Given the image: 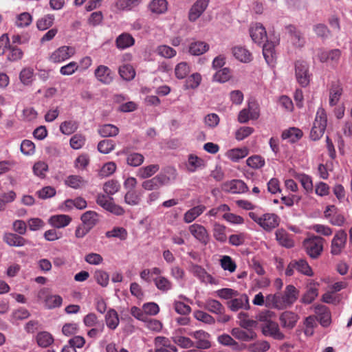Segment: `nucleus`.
Wrapping results in <instances>:
<instances>
[{"mask_svg": "<svg viewBox=\"0 0 352 352\" xmlns=\"http://www.w3.org/2000/svg\"><path fill=\"white\" fill-rule=\"evenodd\" d=\"M248 215L251 219L267 232L272 230L279 225L280 219L274 213H265L258 216L254 212H250Z\"/></svg>", "mask_w": 352, "mask_h": 352, "instance_id": "1", "label": "nucleus"}, {"mask_svg": "<svg viewBox=\"0 0 352 352\" xmlns=\"http://www.w3.org/2000/svg\"><path fill=\"white\" fill-rule=\"evenodd\" d=\"M6 53L10 61H17L22 58L23 54L22 50L16 45H10V39L5 34L0 37V55Z\"/></svg>", "mask_w": 352, "mask_h": 352, "instance_id": "2", "label": "nucleus"}, {"mask_svg": "<svg viewBox=\"0 0 352 352\" xmlns=\"http://www.w3.org/2000/svg\"><path fill=\"white\" fill-rule=\"evenodd\" d=\"M327 118L324 109L319 108L310 132V138L312 140H318L323 135L327 127Z\"/></svg>", "mask_w": 352, "mask_h": 352, "instance_id": "3", "label": "nucleus"}, {"mask_svg": "<svg viewBox=\"0 0 352 352\" xmlns=\"http://www.w3.org/2000/svg\"><path fill=\"white\" fill-rule=\"evenodd\" d=\"M38 300L43 302L44 307L47 309H53L61 306L63 298L60 296L52 294L47 288L41 289L37 294Z\"/></svg>", "mask_w": 352, "mask_h": 352, "instance_id": "4", "label": "nucleus"}, {"mask_svg": "<svg viewBox=\"0 0 352 352\" xmlns=\"http://www.w3.org/2000/svg\"><path fill=\"white\" fill-rule=\"evenodd\" d=\"M324 239L314 236L304 241V247L307 254L312 258H318L323 250Z\"/></svg>", "mask_w": 352, "mask_h": 352, "instance_id": "5", "label": "nucleus"}, {"mask_svg": "<svg viewBox=\"0 0 352 352\" xmlns=\"http://www.w3.org/2000/svg\"><path fill=\"white\" fill-rule=\"evenodd\" d=\"M347 241V234L344 230H338L333 236L331 242L330 252L333 256L340 255L345 249Z\"/></svg>", "mask_w": 352, "mask_h": 352, "instance_id": "6", "label": "nucleus"}, {"mask_svg": "<svg viewBox=\"0 0 352 352\" xmlns=\"http://www.w3.org/2000/svg\"><path fill=\"white\" fill-rule=\"evenodd\" d=\"M295 76L297 82L302 87H305L309 84L311 74L307 62L298 60L295 63Z\"/></svg>", "mask_w": 352, "mask_h": 352, "instance_id": "7", "label": "nucleus"}, {"mask_svg": "<svg viewBox=\"0 0 352 352\" xmlns=\"http://www.w3.org/2000/svg\"><path fill=\"white\" fill-rule=\"evenodd\" d=\"M189 335L195 340L194 346L196 348L208 349L211 347V336L208 332L204 330H197L189 333Z\"/></svg>", "mask_w": 352, "mask_h": 352, "instance_id": "8", "label": "nucleus"}, {"mask_svg": "<svg viewBox=\"0 0 352 352\" xmlns=\"http://www.w3.org/2000/svg\"><path fill=\"white\" fill-rule=\"evenodd\" d=\"M342 52L339 49H333L330 50H320L318 53V58L321 63H330L336 66L338 64Z\"/></svg>", "mask_w": 352, "mask_h": 352, "instance_id": "9", "label": "nucleus"}, {"mask_svg": "<svg viewBox=\"0 0 352 352\" xmlns=\"http://www.w3.org/2000/svg\"><path fill=\"white\" fill-rule=\"evenodd\" d=\"M75 53L76 50L74 47L65 45L61 46L52 52L50 60L55 63H61L73 56Z\"/></svg>", "mask_w": 352, "mask_h": 352, "instance_id": "10", "label": "nucleus"}, {"mask_svg": "<svg viewBox=\"0 0 352 352\" xmlns=\"http://www.w3.org/2000/svg\"><path fill=\"white\" fill-rule=\"evenodd\" d=\"M227 306L232 311L234 312L240 309L249 310L250 309L249 298L245 294H239V296L227 302Z\"/></svg>", "mask_w": 352, "mask_h": 352, "instance_id": "11", "label": "nucleus"}, {"mask_svg": "<svg viewBox=\"0 0 352 352\" xmlns=\"http://www.w3.org/2000/svg\"><path fill=\"white\" fill-rule=\"evenodd\" d=\"M299 291L294 285L286 286L283 294H280V299L283 309L290 307L298 299Z\"/></svg>", "mask_w": 352, "mask_h": 352, "instance_id": "12", "label": "nucleus"}, {"mask_svg": "<svg viewBox=\"0 0 352 352\" xmlns=\"http://www.w3.org/2000/svg\"><path fill=\"white\" fill-rule=\"evenodd\" d=\"M261 331L265 336L272 337L275 340H283L285 338L284 333L281 332L278 323L274 321L263 324Z\"/></svg>", "mask_w": 352, "mask_h": 352, "instance_id": "13", "label": "nucleus"}, {"mask_svg": "<svg viewBox=\"0 0 352 352\" xmlns=\"http://www.w3.org/2000/svg\"><path fill=\"white\" fill-rule=\"evenodd\" d=\"M190 234L201 244L206 245L210 241L209 234L204 226L194 223L188 228Z\"/></svg>", "mask_w": 352, "mask_h": 352, "instance_id": "14", "label": "nucleus"}, {"mask_svg": "<svg viewBox=\"0 0 352 352\" xmlns=\"http://www.w3.org/2000/svg\"><path fill=\"white\" fill-rule=\"evenodd\" d=\"M250 34L252 41L258 45H261L267 41V32L261 23H256L250 28Z\"/></svg>", "mask_w": 352, "mask_h": 352, "instance_id": "15", "label": "nucleus"}, {"mask_svg": "<svg viewBox=\"0 0 352 352\" xmlns=\"http://www.w3.org/2000/svg\"><path fill=\"white\" fill-rule=\"evenodd\" d=\"M298 320V315L291 311H285L279 316V321L282 327L287 329H292Z\"/></svg>", "mask_w": 352, "mask_h": 352, "instance_id": "16", "label": "nucleus"}, {"mask_svg": "<svg viewBox=\"0 0 352 352\" xmlns=\"http://www.w3.org/2000/svg\"><path fill=\"white\" fill-rule=\"evenodd\" d=\"M96 79L104 85H109L113 79V72L103 65H99L94 72Z\"/></svg>", "mask_w": 352, "mask_h": 352, "instance_id": "17", "label": "nucleus"}, {"mask_svg": "<svg viewBox=\"0 0 352 352\" xmlns=\"http://www.w3.org/2000/svg\"><path fill=\"white\" fill-rule=\"evenodd\" d=\"M3 241L10 246L22 247L25 245H31L32 242L23 238L20 234L11 232L5 233L3 235Z\"/></svg>", "mask_w": 352, "mask_h": 352, "instance_id": "18", "label": "nucleus"}, {"mask_svg": "<svg viewBox=\"0 0 352 352\" xmlns=\"http://www.w3.org/2000/svg\"><path fill=\"white\" fill-rule=\"evenodd\" d=\"M209 3V0H197L191 7L188 14L190 21H195L206 10Z\"/></svg>", "mask_w": 352, "mask_h": 352, "instance_id": "19", "label": "nucleus"}, {"mask_svg": "<svg viewBox=\"0 0 352 352\" xmlns=\"http://www.w3.org/2000/svg\"><path fill=\"white\" fill-rule=\"evenodd\" d=\"M314 311L322 327H327L331 324V313L327 307L323 305H315Z\"/></svg>", "mask_w": 352, "mask_h": 352, "instance_id": "20", "label": "nucleus"}, {"mask_svg": "<svg viewBox=\"0 0 352 352\" xmlns=\"http://www.w3.org/2000/svg\"><path fill=\"white\" fill-rule=\"evenodd\" d=\"M231 334L234 338L243 342H250L257 338V334L254 330L245 331L239 327L233 328Z\"/></svg>", "mask_w": 352, "mask_h": 352, "instance_id": "21", "label": "nucleus"}, {"mask_svg": "<svg viewBox=\"0 0 352 352\" xmlns=\"http://www.w3.org/2000/svg\"><path fill=\"white\" fill-rule=\"evenodd\" d=\"M286 30L290 36L292 44L297 47H302L305 43L301 32L294 25H288Z\"/></svg>", "mask_w": 352, "mask_h": 352, "instance_id": "22", "label": "nucleus"}, {"mask_svg": "<svg viewBox=\"0 0 352 352\" xmlns=\"http://www.w3.org/2000/svg\"><path fill=\"white\" fill-rule=\"evenodd\" d=\"M263 44V54L268 65L273 64L276 58L275 46L277 41H265Z\"/></svg>", "mask_w": 352, "mask_h": 352, "instance_id": "23", "label": "nucleus"}, {"mask_svg": "<svg viewBox=\"0 0 352 352\" xmlns=\"http://www.w3.org/2000/svg\"><path fill=\"white\" fill-rule=\"evenodd\" d=\"M232 52L235 58L242 63H250L252 60L250 52L243 46L237 45L233 47Z\"/></svg>", "mask_w": 352, "mask_h": 352, "instance_id": "24", "label": "nucleus"}, {"mask_svg": "<svg viewBox=\"0 0 352 352\" xmlns=\"http://www.w3.org/2000/svg\"><path fill=\"white\" fill-rule=\"evenodd\" d=\"M275 234L276 239L280 245L287 248H291L294 246V241L286 230L283 229H278L276 231Z\"/></svg>", "mask_w": 352, "mask_h": 352, "instance_id": "25", "label": "nucleus"}, {"mask_svg": "<svg viewBox=\"0 0 352 352\" xmlns=\"http://www.w3.org/2000/svg\"><path fill=\"white\" fill-rule=\"evenodd\" d=\"M203 307L214 314H222L225 312V307L218 300L212 298H208L204 303Z\"/></svg>", "mask_w": 352, "mask_h": 352, "instance_id": "26", "label": "nucleus"}, {"mask_svg": "<svg viewBox=\"0 0 352 352\" xmlns=\"http://www.w3.org/2000/svg\"><path fill=\"white\" fill-rule=\"evenodd\" d=\"M72 218L66 214L53 215L49 219V223L56 228H63L68 226Z\"/></svg>", "mask_w": 352, "mask_h": 352, "instance_id": "27", "label": "nucleus"}, {"mask_svg": "<svg viewBox=\"0 0 352 352\" xmlns=\"http://www.w3.org/2000/svg\"><path fill=\"white\" fill-rule=\"evenodd\" d=\"M209 50V45L204 41H196L190 43L188 47V52L192 56H199Z\"/></svg>", "mask_w": 352, "mask_h": 352, "instance_id": "28", "label": "nucleus"}, {"mask_svg": "<svg viewBox=\"0 0 352 352\" xmlns=\"http://www.w3.org/2000/svg\"><path fill=\"white\" fill-rule=\"evenodd\" d=\"M342 91V87L339 82H335L331 85L329 90V104L331 106H335L338 103Z\"/></svg>", "mask_w": 352, "mask_h": 352, "instance_id": "29", "label": "nucleus"}, {"mask_svg": "<svg viewBox=\"0 0 352 352\" xmlns=\"http://www.w3.org/2000/svg\"><path fill=\"white\" fill-rule=\"evenodd\" d=\"M206 209L204 205H198L187 210L184 215V221L186 223L192 222L196 218L201 215Z\"/></svg>", "mask_w": 352, "mask_h": 352, "instance_id": "30", "label": "nucleus"}, {"mask_svg": "<svg viewBox=\"0 0 352 352\" xmlns=\"http://www.w3.org/2000/svg\"><path fill=\"white\" fill-rule=\"evenodd\" d=\"M153 283L157 289L163 293H166L173 288V283L168 278L163 276L154 278Z\"/></svg>", "mask_w": 352, "mask_h": 352, "instance_id": "31", "label": "nucleus"}, {"mask_svg": "<svg viewBox=\"0 0 352 352\" xmlns=\"http://www.w3.org/2000/svg\"><path fill=\"white\" fill-rule=\"evenodd\" d=\"M135 43V39L129 33H122L119 35L116 41V47L118 49L124 50L132 46Z\"/></svg>", "mask_w": 352, "mask_h": 352, "instance_id": "32", "label": "nucleus"}, {"mask_svg": "<svg viewBox=\"0 0 352 352\" xmlns=\"http://www.w3.org/2000/svg\"><path fill=\"white\" fill-rule=\"evenodd\" d=\"M160 170L158 164H150L140 168L136 173V175L141 179H146L154 175Z\"/></svg>", "mask_w": 352, "mask_h": 352, "instance_id": "33", "label": "nucleus"}, {"mask_svg": "<svg viewBox=\"0 0 352 352\" xmlns=\"http://www.w3.org/2000/svg\"><path fill=\"white\" fill-rule=\"evenodd\" d=\"M302 132L300 129L296 127H291L285 130L282 133L283 140H288L292 143L296 142L302 137Z\"/></svg>", "mask_w": 352, "mask_h": 352, "instance_id": "34", "label": "nucleus"}, {"mask_svg": "<svg viewBox=\"0 0 352 352\" xmlns=\"http://www.w3.org/2000/svg\"><path fill=\"white\" fill-rule=\"evenodd\" d=\"M148 8L152 13L162 14L168 10L166 0H153L148 5Z\"/></svg>", "mask_w": 352, "mask_h": 352, "instance_id": "35", "label": "nucleus"}, {"mask_svg": "<svg viewBox=\"0 0 352 352\" xmlns=\"http://www.w3.org/2000/svg\"><path fill=\"white\" fill-rule=\"evenodd\" d=\"M80 219L85 226L91 229L98 221V214L95 211L89 210L82 214Z\"/></svg>", "mask_w": 352, "mask_h": 352, "instance_id": "36", "label": "nucleus"}, {"mask_svg": "<svg viewBox=\"0 0 352 352\" xmlns=\"http://www.w3.org/2000/svg\"><path fill=\"white\" fill-rule=\"evenodd\" d=\"M155 351L156 349H170L173 352H177L175 346L170 344L168 338L164 336H157L154 340Z\"/></svg>", "mask_w": 352, "mask_h": 352, "instance_id": "37", "label": "nucleus"}, {"mask_svg": "<svg viewBox=\"0 0 352 352\" xmlns=\"http://www.w3.org/2000/svg\"><path fill=\"white\" fill-rule=\"evenodd\" d=\"M98 132L102 137H115L118 134L119 129L113 124H106L100 126Z\"/></svg>", "mask_w": 352, "mask_h": 352, "instance_id": "38", "label": "nucleus"}, {"mask_svg": "<svg viewBox=\"0 0 352 352\" xmlns=\"http://www.w3.org/2000/svg\"><path fill=\"white\" fill-rule=\"evenodd\" d=\"M105 322L107 326L114 330L119 324V318L117 311L113 309H110L107 311L105 315Z\"/></svg>", "mask_w": 352, "mask_h": 352, "instance_id": "39", "label": "nucleus"}, {"mask_svg": "<svg viewBox=\"0 0 352 352\" xmlns=\"http://www.w3.org/2000/svg\"><path fill=\"white\" fill-rule=\"evenodd\" d=\"M190 271L202 282H210L212 279V276L202 267L198 265H192Z\"/></svg>", "mask_w": 352, "mask_h": 352, "instance_id": "40", "label": "nucleus"}, {"mask_svg": "<svg viewBox=\"0 0 352 352\" xmlns=\"http://www.w3.org/2000/svg\"><path fill=\"white\" fill-rule=\"evenodd\" d=\"M54 19V14H46L37 20L36 27L41 31L46 30L52 26Z\"/></svg>", "mask_w": 352, "mask_h": 352, "instance_id": "41", "label": "nucleus"}, {"mask_svg": "<svg viewBox=\"0 0 352 352\" xmlns=\"http://www.w3.org/2000/svg\"><path fill=\"white\" fill-rule=\"evenodd\" d=\"M65 182L67 186L74 189L81 188L86 184V181L79 175H69Z\"/></svg>", "mask_w": 352, "mask_h": 352, "instance_id": "42", "label": "nucleus"}, {"mask_svg": "<svg viewBox=\"0 0 352 352\" xmlns=\"http://www.w3.org/2000/svg\"><path fill=\"white\" fill-rule=\"evenodd\" d=\"M318 295V289L316 284H310L307 292L302 298V302L305 304L311 303Z\"/></svg>", "mask_w": 352, "mask_h": 352, "instance_id": "43", "label": "nucleus"}, {"mask_svg": "<svg viewBox=\"0 0 352 352\" xmlns=\"http://www.w3.org/2000/svg\"><path fill=\"white\" fill-rule=\"evenodd\" d=\"M280 294H269L265 298V306L278 309H283L280 299Z\"/></svg>", "mask_w": 352, "mask_h": 352, "instance_id": "44", "label": "nucleus"}, {"mask_svg": "<svg viewBox=\"0 0 352 352\" xmlns=\"http://www.w3.org/2000/svg\"><path fill=\"white\" fill-rule=\"evenodd\" d=\"M232 193H243L248 190L246 184L240 179H234L226 184Z\"/></svg>", "mask_w": 352, "mask_h": 352, "instance_id": "45", "label": "nucleus"}, {"mask_svg": "<svg viewBox=\"0 0 352 352\" xmlns=\"http://www.w3.org/2000/svg\"><path fill=\"white\" fill-rule=\"evenodd\" d=\"M226 230V227L225 226L215 223L213 227L214 238L221 243L226 242L227 240Z\"/></svg>", "mask_w": 352, "mask_h": 352, "instance_id": "46", "label": "nucleus"}, {"mask_svg": "<svg viewBox=\"0 0 352 352\" xmlns=\"http://www.w3.org/2000/svg\"><path fill=\"white\" fill-rule=\"evenodd\" d=\"M190 72V67L186 62L178 63L175 68V74L177 78L184 79Z\"/></svg>", "mask_w": 352, "mask_h": 352, "instance_id": "47", "label": "nucleus"}, {"mask_svg": "<svg viewBox=\"0 0 352 352\" xmlns=\"http://www.w3.org/2000/svg\"><path fill=\"white\" fill-rule=\"evenodd\" d=\"M143 0H118L116 6L118 9L122 10H130L139 6Z\"/></svg>", "mask_w": 352, "mask_h": 352, "instance_id": "48", "label": "nucleus"}, {"mask_svg": "<svg viewBox=\"0 0 352 352\" xmlns=\"http://www.w3.org/2000/svg\"><path fill=\"white\" fill-rule=\"evenodd\" d=\"M231 77L230 69L228 67H224L219 69L212 77L213 81L218 82H225L230 80Z\"/></svg>", "mask_w": 352, "mask_h": 352, "instance_id": "49", "label": "nucleus"}, {"mask_svg": "<svg viewBox=\"0 0 352 352\" xmlns=\"http://www.w3.org/2000/svg\"><path fill=\"white\" fill-rule=\"evenodd\" d=\"M204 165V160L196 155H190L188 159V170L190 172H195L199 168Z\"/></svg>", "mask_w": 352, "mask_h": 352, "instance_id": "50", "label": "nucleus"}, {"mask_svg": "<svg viewBox=\"0 0 352 352\" xmlns=\"http://www.w3.org/2000/svg\"><path fill=\"white\" fill-rule=\"evenodd\" d=\"M38 344L41 347H47L54 341L52 336L46 331L40 332L36 336Z\"/></svg>", "mask_w": 352, "mask_h": 352, "instance_id": "51", "label": "nucleus"}, {"mask_svg": "<svg viewBox=\"0 0 352 352\" xmlns=\"http://www.w3.org/2000/svg\"><path fill=\"white\" fill-rule=\"evenodd\" d=\"M201 81V76L199 73H194L187 78L185 82V87L186 89H195L197 88Z\"/></svg>", "mask_w": 352, "mask_h": 352, "instance_id": "52", "label": "nucleus"}, {"mask_svg": "<svg viewBox=\"0 0 352 352\" xmlns=\"http://www.w3.org/2000/svg\"><path fill=\"white\" fill-rule=\"evenodd\" d=\"M228 157L233 162H238L248 155V150L244 148H234L227 153Z\"/></svg>", "mask_w": 352, "mask_h": 352, "instance_id": "53", "label": "nucleus"}, {"mask_svg": "<svg viewBox=\"0 0 352 352\" xmlns=\"http://www.w3.org/2000/svg\"><path fill=\"white\" fill-rule=\"evenodd\" d=\"M107 238H118L122 241H124L127 237V231L124 228L115 227L111 230L107 231L105 234Z\"/></svg>", "mask_w": 352, "mask_h": 352, "instance_id": "54", "label": "nucleus"}, {"mask_svg": "<svg viewBox=\"0 0 352 352\" xmlns=\"http://www.w3.org/2000/svg\"><path fill=\"white\" fill-rule=\"evenodd\" d=\"M270 348V344L267 341L259 340L248 346L250 352H265Z\"/></svg>", "mask_w": 352, "mask_h": 352, "instance_id": "55", "label": "nucleus"}, {"mask_svg": "<svg viewBox=\"0 0 352 352\" xmlns=\"http://www.w3.org/2000/svg\"><path fill=\"white\" fill-rule=\"evenodd\" d=\"M32 22V15L26 12L17 15L15 24L19 28H25L29 26Z\"/></svg>", "mask_w": 352, "mask_h": 352, "instance_id": "56", "label": "nucleus"}, {"mask_svg": "<svg viewBox=\"0 0 352 352\" xmlns=\"http://www.w3.org/2000/svg\"><path fill=\"white\" fill-rule=\"evenodd\" d=\"M119 74L122 78L125 80H131L134 78L135 72L130 65H124L119 68Z\"/></svg>", "mask_w": 352, "mask_h": 352, "instance_id": "57", "label": "nucleus"}, {"mask_svg": "<svg viewBox=\"0 0 352 352\" xmlns=\"http://www.w3.org/2000/svg\"><path fill=\"white\" fill-rule=\"evenodd\" d=\"M295 264L296 265V270L300 273L308 276L313 275L312 270L305 260L299 259L298 261H295Z\"/></svg>", "mask_w": 352, "mask_h": 352, "instance_id": "58", "label": "nucleus"}, {"mask_svg": "<svg viewBox=\"0 0 352 352\" xmlns=\"http://www.w3.org/2000/svg\"><path fill=\"white\" fill-rule=\"evenodd\" d=\"M120 185L118 181L111 179L105 182L103 186L104 191L109 195H113L119 191Z\"/></svg>", "mask_w": 352, "mask_h": 352, "instance_id": "59", "label": "nucleus"}, {"mask_svg": "<svg viewBox=\"0 0 352 352\" xmlns=\"http://www.w3.org/2000/svg\"><path fill=\"white\" fill-rule=\"evenodd\" d=\"M115 143L112 140H103L99 142L98 150L101 153L107 154L111 152L115 148Z\"/></svg>", "mask_w": 352, "mask_h": 352, "instance_id": "60", "label": "nucleus"}, {"mask_svg": "<svg viewBox=\"0 0 352 352\" xmlns=\"http://www.w3.org/2000/svg\"><path fill=\"white\" fill-rule=\"evenodd\" d=\"M193 315L197 320L206 324H213L215 323L214 318L205 311L197 310L194 312Z\"/></svg>", "mask_w": 352, "mask_h": 352, "instance_id": "61", "label": "nucleus"}, {"mask_svg": "<svg viewBox=\"0 0 352 352\" xmlns=\"http://www.w3.org/2000/svg\"><path fill=\"white\" fill-rule=\"evenodd\" d=\"M144 156L138 153H132L128 155L126 162L131 166H139L144 162Z\"/></svg>", "mask_w": 352, "mask_h": 352, "instance_id": "62", "label": "nucleus"}, {"mask_svg": "<svg viewBox=\"0 0 352 352\" xmlns=\"http://www.w3.org/2000/svg\"><path fill=\"white\" fill-rule=\"evenodd\" d=\"M246 164L252 168H260L265 165V160L259 155H254L247 159Z\"/></svg>", "mask_w": 352, "mask_h": 352, "instance_id": "63", "label": "nucleus"}, {"mask_svg": "<svg viewBox=\"0 0 352 352\" xmlns=\"http://www.w3.org/2000/svg\"><path fill=\"white\" fill-rule=\"evenodd\" d=\"M124 201L130 206H136L140 204V197L135 190H128L124 196Z\"/></svg>", "mask_w": 352, "mask_h": 352, "instance_id": "64", "label": "nucleus"}]
</instances>
